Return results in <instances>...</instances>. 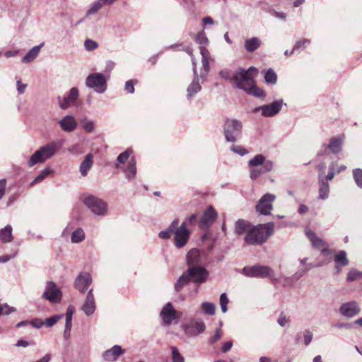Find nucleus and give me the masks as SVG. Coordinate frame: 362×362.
<instances>
[{"mask_svg": "<svg viewBox=\"0 0 362 362\" xmlns=\"http://www.w3.org/2000/svg\"><path fill=\"white\" fill-rule=\"evenodd\" d=\"M313 334L309 329L304 331V344L305 346H308L313 340Z\"/></svg>", "mask_w": 362, "mask_h": 362, "instance_id": "680f3d73", "label": "nucleus"}, {"mask_svg": "<svg viewBox=\"0 0 362 362\" xmlns=\"http://www.w3.org/2000/svg\"><path fill=\"white\" fill-rule=\"evenodd\" d=\"M306 272H308V269H303L299 270L291 276V280L296 281L300 279Z\"/></svg>", "mask_w": 362, "mask_h": 362, "instance_id": "0e129e2a", "label": "nucleus"}, {"mask_svg": "<svg viewBox=\"0 0 362 362\" xmlns=\"http://www.w3.org/2000/svg\"><path fill=\"white\" fill-rule=\"evenodd\" d=\"M62 315H55L48 317L45 320V322H44V325L48 327H52L62 318Z\"/></svg>", "mask_w": 362, "mask_h": 362, "instance_id": "5fc2aeb1", "label": "nucleus"}, {"mask_svg": "<svg viewBox=\"0 0 362 362\" xmlns=\"http://www.w3.org/2000/svg\"><path fill=\"white\" fill-rule=\"evenodd\" d=\"M125 176L128 180L133 179L136 174V160L134 158H132L126 168L124 170Z\"/></svg>", "mask_w": 362, "mask_h": 362, "instance_id": "72a5a7b5", "label": "nucleus"}, {"mask_svg": "<svg viewBox=\"0 0 362 362\" xmlns=\"http://www.w3.org/2000/svg\"><path fill=\"white\" fill-rule=\"evenodd\" d=\"M79 97L78 89L76 87H73L70 89L67 95L62 100L59 97V105L61 109L66 110L70 104L74 103Z\"/></svg>", "mask_w": 362, "mask_h": 362, "instance_id": "412c9836", "label": "nucleus"}, {"mask_svg": "<svg viewBox=\"0 0 362 362\" xmlns=\"http://www.w3.org/2000/svg\"><path fill=\"white\" fill-rule=\"evenodd\" d=\"M249 94L255 95L257 97H261L264 95V91L262 89L257 88L255 84L253 83V86H251V92H247Z\"/></svg>", "mask_w": 362, "mask_h": 362, "instance_id": "69168bd1", "label": "nucleus"}, {"mask_svg": "<svg viewBox=\"0 0 362 362\" xmlns=\"http://www.w3.org/2000/svg\"><path fill=\"white\" fill-rule=\"evenodd\" d=\"M185 333L190 337H196L205 331L206 326L204 322L198 320H192L182 326Z\"/></svg>", "mask_w": 362, "mask_h": 362, "instance_id": "4468645a", "label": "nucleus"}, {"mask_svg": "<svg viewBox=\"0 0 362 362\" xmlns=\"http://www.w3.org/2000/svg\"><path fill=\"white\" fill-rule=\"evenodd\" d=\"M96 309L93 290H88L85 301L81 307V310L87 315L90 316L94 313Z\"/></svg>", "mask_w": 362, "mask_h": 362, "instance_id": "6ab92c4d", "label": "nucleus"}, {"mask_svg": "<svg viewBox=\"0 0 362 362\" xmlns=\"http://www.w3.org/2000/svg\"><path fill=\"white\" fill-rule=\"evenodd\" d=\"M12 240V227L10 225H7L4 228L0 230V240L2 243H8L11 242Z\"/></svg>", "mask_w": 362, "mask_h": 362, "instance_id": "f704fd0d", "label": "nucleus"}, {"mask_svg": "<svg viewBox=\"0 0 362 362\" xmlns=\"http://www.w3.org/2000/svg\"><path fill=\"white\" fill-rule=\"evenodd\" d=\"M203 313L208 315H214L216 313V306L214 303L204 302L201 305Z\"/></svg>", "mask_w": 362, "mask_h": 362, "instance_id": "58836bf2", "label": "nucleus"}, {"mask_svg": "<svg viewBox=\"0 0 362 362\" xmlns=\"http://www.w3.org/2000/svg\"><path fill=\"white\" fill-rule=\"evenodd\" d=\"M194 40L197 44L200 45V47H205L209 44L208 37L204 31L199 32L196 35Z\"/></svg>", "mask_w": 362, "mask_h": 362, "instance_id": "a19ab883", "label": "nucleus"}, {"mask_svg": "<svg viewBox=\"0 0 362 362\" xmlns=\"http://www.w3.org/2000/svg\"><path fill=\"white\" fill-rule=\"evenodd\" d=\"M265 158L264 155L257 154L248 161V165L249 167H262Z\"/></svg>", "mask_w": 362, "mask_h": 362, "instance_id": "4c0bfd02", "label": "nucleus"}, {"mask_svg": "<svg viewBox=\"0 0 362 362\" xmlns=\"http://www.w3.org/2000/svg\"><path fill=\"white\" fill-rule=\"evenodd\" d=\"M44 45V43H41L39 45L34 46L31 48L28 53L22 58V62L28 64L33 62L38 56L41 47Z\"/></svg>", "mask_w": 362, "mask_h": 362, "instance_id": "a878e982", "label": "nucleus"}, {"mask_svg": "<svg viewBox=\"0 0 362 362\" xmlns=\"http://www.w3.org/2000/svg\"><path fill=\"white\" fill-rule=\"evenodd\" d=\"M64 144V140L52 141L42 146L30 158L28 165L33 167L35 165L45 162L51 158Z\"/></svg>", "mask_w": 362, "mask_h": 362, "instance_id": "f03ea898", "label": "nucleus"}, {"mask_svg": "<svg viewBox=\"0 0 362 362\" xmlns=\"http://www.w3.org/2000/svg\"><path fill=\"white\" fill-rule=\"evenodd\" d=\"M58 124L62 130L65 132H72L77 127L76 120L72 115H66L59 120Z\"/></svg>", "mask_w": 362, "mask_h": 362, "instance_id": "5701e85b", "label": "nucleus"}, {"mask_svg": "<svg viewBox=\"0 0 362 362\" xmlns=\"http://www.w3.org/2000/svg\"><path fill=\"white\" fill-rule=\"evenodd\" d=\"M6 179H0V200L3 199L6 194Z\"/></svg>", "mask_w": 362, "mask_h": 362, "instance_id": "338daca9", "label": "nucleus"}, {"mask_svg": "<svg viewBox=\"0 0 362 362\" xmlns=\"http://www.w3.org/2000/svg\"><path fill=\"white\" fill-rule=\"evenodd\" d=\"M276 199L274 194L267 193L257 202L255 209L261 215H269L273 209V202Z\"/></svg>", "mask_w": 362, "mask_h": 362, "instance_id": "9d476101", "label": "nucleus"}, {"mask_svg": "<svg viewBox=\"0 0 362 362\" xmlns=\"http://www.w3.org/2000/svg\"><path fill=\"white\" fill-rule=\"evenodd\" d=\"M217 212L212 206H209L203 212V215L199 221V226L202 229H207L216 221Z\"/></svg>", "mask_w": 362, "mask_h": 362, "instance_id": "2eb2a0df", "label": "nucleus"}, {"mask_svg": "<svg viewBox=\"0 0 362 362\" xmlns=\"http://www.w3.org/2000/svg\"><path fill=\"white\" fill-rule=\"evenodd\" d=\"M174 245L177 248L184 247L189 239L190 232L187 228V222L183 221L180 226H177L174 231Z\"/></svg>", "mask_w": 362, "mask_h": 362, "instance_id": "6e6552de", "label": "nucleus"}, {"mask_svg": "<svg viewBox=\"0 0 362 362\" xmlns=\"http://www.w3.org/2000/svg\"><path fill=\"white\" fill-rule=\"evenodd\" d=\"M82 202L96 216H104L107 213L108 206L107 202L96 196L84 195Z\"/></svg>", "mask_w": 362, "mask_h": 362, "instance_id": "20e7f679", "label": "nucleus"}, {"mask_svg": "<svg viewBox=\"0 0 362 362\" xmlns=\"http://www.w3.org/2000/svg\"><path fill=\"white\" fill-rule=\"evenodd\" d=\"M273 167H274L273 162L270 160H267L265 158L261 168L262 169L263 173H265L267 172H270L273 169Z\"/></svg>", "mask_w": 362, "mask_h": 362, "instance_id": "13d9d810", "label": "nucleus"}, {"mask_svg": "<svg viewBox=\"0 0 362 362\" xmlns=\"http://www.w3.org/2000/svg\"><path fill=\"white\" fill-rule=\"evenodd\" d=\"M81 124L84 130L88 133L92 132L95 129V123L92 120L86 118L81 120Z\"/></svg>", "mask_w": 362, "mask_h": 362, "instance_id": "09e8293b", "label": "nucleus"}, {"mask_svg": "<svg viewBox=\"0 0 362 362\" xmlns=\"http://www.w3.org/2000/svg\"><path fill=\"white\" fill-rule=\"evenodd\" d=\"M257 73V69L253 66L247 70L239 69L233 74V81L238 88L246 92H251V86H253L254 76Z\"/></svg>", "mask_w": 362, "mask_h": 362, "instance_id": "7ed1b4c3", "label": "nucleus"}, {"mask_svg": "<svg viewBox=\"0 0 362 362\" xmlns=\"http://www.w3.org/2000/svg\"><path fill=\"white\" fill-rule=\"evenodd\" d=\"M219 302H220L221 311L223 313H226L228 311V303L229 302V300H228L226 293H223L221 294Z\"/></svg>", "mask_w": 362, "mask_h": 362, "instance_id": "3c124183", "label": "nucleus"}, {"mask_svg": "<svg viewBox=\"0 0 362 362\" xmlns=\"http://www.w3.org/2000/svg\"><path fill=\"white\" fill-rule=\"evenodd\" d=\"M344 136L333 137L330 139L327 148L333 153H338L341 151Z\"/></svg>", "mask_w": 362, "mask_h": 362, "instance_id": "c756f323", "label": "nucleus"}, {"mask_svg": "<svg viewBox=\"0 0 362 362\" xmlns=\"http://www.w3.org/2000/svg\"><path fill=\"white\" fill-rule=\"evenodd\" d=\"M179 224V219L175 218L172 221L170 226L167 229L161 230L158 233V237L163 240L170 239L172 235L174 233L175 229H176L177 226Z\"/></svg>", "mask_w": 362, "mask_h": 362, "instance_id": "c85d7f7f", "label": "nucleus"}, {"mask_svg": "<svg viewBox=\"0 0 362 362\" xmlns=\"http://www.w3.org/2000/svg\"><path fill=\"white\" fill-rule=\"evenodd\" d=\"M177 311L170 303H168L161 310L160 316L165 325H170L177 318Z\"/></svg>", "mask_w": 362, "mask_h": 362, "instance_id": "a211bd4d", "label": "nucleus"}, {"mask_svg": "<svg viewBox=\"0 0 362 362\" xmlns=\"http://www.w3.org/2000/svg\"><path fill=\"white\" fill-rule=\"evenodd\" d=\"M329 186L327 181H325V178L320 177H319V199H327L329 197Z\"/></svg>", "mask_w": 362, "mask_h": 362, "instance_id": "7c9ffc66", "label": "nucleus"}, {"mask_svg": "<svg viewBox=\"0 0 362 362\" xmlns=\"http://www.w3.org/2000/svg\"><path fill=\"white\" fill-rule=\"evenodd\" d=\"M233 74L230 70L228 69H224L220 71L219 75L220 76L227 81H233Z\"/></svg>", "mask_w": 362, "mask_h": 362, "instance_id": "bf43d9fd", "label": "nucleus"}, {"mask_svg": "<svg viewBox=\"0 0 362 362\" xmlns=\"http://www.w3.org/2000/svg\"><path fill=\"white\" fill-rule=\"evenodd\" d=\"M30 325L36 329H40L44 325V322L38 318H35L30 321Z\"/></svg>", "mask_w": 362, "mask_h": 362, "instance_id": "774afa93", "label": "nucleus"}, {"mask_svg": "<svg viewBox=\"0 0 362 362\" xmlns=\"http://www.w3.org/2000/svg\"><path fill=\"white\" fill-rule=\"evenodd\" d=\"M261 45V40L257 37L247 39L245 41V48L248 52H253L257 49Z\"/></svg>", "mask_w": 362, "mask_h": 362, "instance_id": "473e14b6", "label": "nucleus"}, {"mask_svg": "<svg viewBox=\"0 0 362 362\" xmlns=\"http://www.w3.org/2000/svg\"><path fill=\"white\" fill-rule=\"evenodd\" d=\"M335 264H340L341 266H346L349 264V259L346 257V253L344 250L339 251L334 258Z\"/></svg>", "mask_w": 362, "mask_h": 362, "instance_id": "ea45409f", "label": "nucleus"}, {"mask_svg": "<svg viewBox=\"0 0 362 362\" xmlns=\"http://www.w3.org/2000/svg\"><path fill=\"white\" fill-rule=\"evenodd\" d=\"M84 47L88 51H93L98 47V44L93 40L87 39L84 42Z\"/></svg>", "mask_w": 362, "mask_h": 362, "instance_id": "6e6d98bb", "label": "nucleus"}, {"mask_svg": "<svg viewBox=\"0 0 362 362\" xmlns=\"http://www.w3.org/2000/svg\"><path fill=\"white\" fill-rule=\"evenodd\" d=\"M173 362H184V357L180 354L179 350L175 346L171 347Z\"/></svg>", "mask_w": 362, "mask_h": 362, "instance_id": "8fccbe9b", "label": "nucleus"}, {"mask_svg": "<svg viewBox=\"0 0 362 362\" xmlns=\"http://www.w3.org/2000/svg\"><path fill=\"white\" fill-rule=\"evenodd\" d=\"M222 337V331L221 329V328H218L215 330V334L214 335L213 337H211L209 341V344H214L216 343V341H218Z\"/></svg>", "mask_w": 362, "mask_h": 362, "instance_id": "052dcab7", "label": "nucleus"}, {"mask_svg": "<svg viewBox=\"0 0 362 362\" xmlns=\"http://www.w3.org/2000/svg\"><path fill=\"white\" fill-rule=\"evenodd\" d=\"M339 312L346 318H352L359 313L360 308L356 302L350 301L341 304Z\"/></svg>", "mask_w": 362, "mask_h": 362, "instance_id": "f3484780", "label": "nucleus"}, {"mask_svg": "<svg viewBox=\"0 0 362 362\" xmlns=\"http://www.w3.org/2000/svg\"><path fill=\"white\" fill-rule=\"evenodd\" d=\"M359 279H362V272L351 269L347 274L346 281L349 282H352Z\"/></svg>", "mask_w": 362, "mask_h": 362, "instance_id": "37998d69", "label": "nucleus"}, {"mask_svg": "<svg viewBox=\"0 0 362 362\" xmlns=\"http://www.w3.org/2000/svg\"><path fill=\"white\" fill-rule=\"evenodd\" d=\"M93 156L92 153L87 154L84 160L80 165V173L83 177L86 176L88 170L91 168L93 164Z\"/></svg>", "mask_w": 362, "mask_h": 362, "instance_id": "bb28decb", "label": "nucleus"}, {"mask_svg": "<svg viewBox=\"0 0 362 362\" xmlns=\"http://www.w3.org/2000/svg\"><path fill=\"white\" fill-rule=\"evenodd\" d=\"M230 150L233 153L238 154L241 156H243L248 153V151L240 145H232L230 146Z\"/></svg>", "mask_w": 362, "mask_h": 362, "instance_id": "864d4df0", "label": "nucleus"}, {"mask_svg": "<svg viewBox=\"0 0 362 362\" xmlns=\"http://www.w3.org/2000/svg\"><path fill=\"white\" fill-rule=\"evenodd\" d=\"M93 282L91 275L86 272H81L74 281V288L81 293H84Z\"/></svg>", "mask_w": 362, "mask_h": 362, "instance_id": "dca6fc26", "label": "nucleus"}, {"mask_svg": "<svg viewBox=\"0 0 362 362\" xmlns=\"http://www.w3.org/2000/svg\"><path fill=\"white\" fill-rule=\"evenodd\" d=\"M100 0L94 2L89 10L87 11L86 16H88L95 13L98 11H99L103 6H105Z\"/></svg>", "mask_w": 362, "mask_h": 362, "instance_id": "de8ad7c7", "label": "nucleus"}, {"mask_svg": "<svg viewBox=\"0 0 362 362\" xmlns=\"http://www.w3.org/2000/svg\"><path fill=\"white\" fill-rule=\"evenodd\" d=\"M85 239V233L82 228H78L71 233V240L73 243H79Z\"/></svg>", "mask_w": 362, "mask_h": 362, "instance_id": "e433bc0d", "label": "nucleus"}, {"mask_svg": "<svg viewBox=\"0 0 362 362\" xmlns=\"http://www.w3.org/2000/svg\"><path fill=\"white\" fill-rule=\"evenodd\" d=\"M274 229L273 222L252 226L245 235V242L252 245H262L273 234Z\"/></svg>", "mask_w": 362, "mask_h": 362, "instance_id": "f257e3e1", "label": "nucleus"}, {"mask_svg": "<svg viewBox=\"0 0 362 362\" xmlns=\"http://www.w3.org/2000/svg\"><path fill=\"white\" fill-rule=\"evenodd\" d=\"M137 83L136 80H129L125 83L124 90L129 93H134V85Z\"/></svg>", "mask_w": 362, "mask_h": 362, "instance_id": "4d7b16f0", "label": "nucleus"}, {"mask_svg": "<svg viewBox=\"0 0 362 362\" xmlns=\"http://www.w3.org/2000/svg\"><path fill=\"white\" fill-rule=\"evenodd\" d=\"M42 297L54 303H59L62 297L60 288L54 281H47Z\"/></svg>", "mask_w": 362, "mask_h": 362, "instance_id": "9b49d317", "label": "nucleus"}, {"mask_svg": "<svg viewBox=\"0 0 362 362\" xmlns=\"http://www.w3.org/2000/svg\"><path fill=\"white\" fill-rule=\"evenodd\" d=\"M107 78L105 74L95 72L89 74L86 78V86L93 89L97 93H103L107 90Z\"/></svg>", "mask_w": 362, "mask_h": 362, "instance_id": "39448f33", "label": "nucleus"}, {"mask_svg": "<svg viewBox=\"0 0 362 362\" xmlns=\"http://www.w3.org/2000/svg\"><path fill=\"white\" fill-rule=\"evenodd\" d=\"M242 122L237 119H227L223 125V134L228 142H235L242 132Z\"/></svg>", "mask_w": 362, "mask_h": 362, "instance_id": "423d86ee", "label": "nucleus"}, {"mask_svg": "<svg viewBox=\"0 0 362 362\" xmlns=\"http://www.w3.org/2000/svg\"><path fill=\"white\" fill-rule=\"evenodd\" d=\"M187 264L188 267L201 265L199 252L197 249H192L187 254Z\"/></svg>", "mask_w": 362, "mask_h": 362, "instance_id": "393cba45", "label": "nucleus"}, {"mask_svg": "<svg viewBox=\"0 0 362 362\" xmlns=\"http://www.w3.org/2000/svg\"><path fill=\"white\" fill-rule=\"evenodd\" d=\"M311 41L309 39H302L298 40L294 45L291 53H294L296 50L299 49H305L310 44Z\"/></svg>", "mask_w": 362, "mask_h": 362, "instance_id": "a18cd8bd", "label": "nucleus"}, {"mask_svg": "<svg viewBox=\"0 0 362 362\" xmlns=\"http://www.w3.org/2000/svg\"><path fill=\"white\" fill-rule=\"evenodd\" d=\"M243 274L248 277L266 278L274 276V271L267 266L256 264L252 267H245Z\"/></svg>", "mask_w": 362, "mask_h": 362, "instance_id": "0eeeda50", "label": "nucleus"}, {"mask_svg": "<svg viewBox=\"0 0 362 362\" xmlns=\"http://www.w3.org/2000/svg\"><path fill=\"white\" fill-rule=\"evenodd\" d=\"M191 281L189 275L187 272L182 273V274L178 278L174 284L175 291L177 293L180 292L182 288L187 286Z\"/></svg>", "mask_w": 362, "mask_h": 362, "instance_id": "2f4dec72", "label": "nucleus"}, {"mask_svg": "<svg viewBox=\"0 0 362 362\" xmlns=\"http://www.w3.org/2000/svg\"><path fill=\"white\" fill-rule=\"evenodd\" d=\"M192 282L200 285L205 282L209 276L208 271L202 265L192 266L186 270Z\"/></svg>", "mask_w": 362, "mask_h": 362, "instance_id": "f8f14e48", "label": "nucleus"}, {"mask_svg": "<svg viewBox=\"0 0 362 362\" xmlns=\"http://www.w3.org/2000/svg\"><path fill=\"white\" fill-rule=\"evenodd\" d=\"M305 233L313 247L317 249H321L322 247L327 246V243L322 239L317 237L311 230L307 228L305 229Z\"/></svg>", "mask_w": 362, "mask_h": 362, "instance_id": "b1692460", "label": "nucleus"}, {"mask_svg": "<svg viewBox=\"0 0 362 362\" xmlns=\"http://www.w3.org/2000/svg\"><path fill=\"white\" fill-rule=\"evenodd\" d=\"M262 74L264 75V81L268 84L274 85L277 81V75L272 69L263 70Z\"/></svg>", "mask_w": 362, "mask_h": 362, "instance_id": "c9c22d12", "label": "nucleus"}, {"mask_svg": "<svg viewBox=\"0 0 362 362\" xmlns=\"http://www.w3.org/2000/svg\"><path fill=\"white\" fill-rule=\"evenodd\" d=\"M251 169L250 170V179L255 180H257L261 175L264 173L262 171V168L258 167H250Z\"/></svg>", "mask_w": 362, "mask_h": 362, "instance_id": "603ef678", "label": "nucleus"}, {"mask_svg": "<svg viewBox=\"0 0 362 362\" xmlns=\"http://www.w3.org/2000/svg\"><path fill=\"white\" fill-rule=\"evenodd\" d=\"M353 177L356 186L362 189V169L356 168L353 170Z\"/></svg>", "mask_w": 362, "mask_h": 362, "instance_id": "79ce46f5", "label": "nucleus"}, {"mask_svg": "<svg viewBox=\"0 0 362 362\" xmlns=\"http://www.w3.org/2000/svg\"><path fill=\"white\" fill-rule=\"evenodd\" d=\"M284 105L283 100H275L267 105L257 107L252 110L255 113L260 112L264 117H272L277 115Z\"/></svg>", "mask_w": 362, "mask_h": 362, "instance_id": "1a4fd4ad", "label": "nucleus"}, {"mask_svg": "<svg viewBox=\"0 0 362 362\" xmlns=\"http://www.w3.org/2000/svg\"><path fill=\"white\" fill-rule=\"evenodd\" d=\"M131 152L132 151L130 150H126L124 152L120 153L117 156V160L118 163L115 165V167L117 168H118V169L120 168H121L120 164L124 163L128 160Z\"/></svg>", "mask_w": 362, "mask_h": 362, "instance_id": "c03bdc74", "label": "nucleus"}, {"mask_svg": "<svg viewBox=\"0 0 362 362\" xmlns=\"http://www.w3.org/2000/svg\"><path fill=\"white\" fill-rule=\"evenodd\" d=\"M192 64H193V73L194 78L191 83L188 86L187 88V98L189 100H191L196 94L202 90V86L200 84V76L198 75L197 71V64L195 61L192 59Z\"/></svg>", "mask_w": 362, "mask_h": 362, "instance_id": "ddd939ff", "label": "nucleus"}, {"mask_svg": "<svg viewBox=\"0 0 362 362\" xmlns=\"http://www.w3.org/2000/svg\"><path fill=\"white\" fill-rule=\"evenodd\" d=\"M200 53L202 55V69L200 71V78H202V83L204 81L206 76L208 75V73L210 69L209 66V59H210V53L209 51L204 47H200Z\"/></svg>", "mask_w": 362, "mask_h": 362, "instance_id": "aec40b11", "label": "nucleus"}, {"mask_svg": "<svg viewBox=\"0 0 362 362\" xmlns=\"http://www.w3.org/2000/svg\"><path fill=\"white\" fill-rule=\"evenodd\" d=\"M125 353L124 349L119 345H115L111 349L106 350L103 354V358L105 361L113 362L117 360L119 356Z\"/></svg>", "mask_w": 362, "mask_h": 362, "instance_id": "4be33fe9", "label": "nucleus"}, {"mask_svg": "<svg viewBox=\"0 0 362 362\" xmlns=\"http://www.w3.org/2000/svg\"><path fill=\"white\" fill-rule=\"evenodd\" d=\"M51 173V170L46 168L41 171L39 175L35 178V180L30 183L31 186L35 185L37 183L41 182L46 177H47Z\"/></svg>", "mask_w": 362, "mask_h": 362, "instance_id": "49530a36", "label": "nucleus"}, {"mask_svg": "<svg viewBox=\"0 0 362 362\" xmlns=\"http://www.w3.org/2000/svg\"><path fill=\"white\" fill-rule=\"evenodd\" d=\"M277 322L281 327H284L289 323V319L283 313H281L277 319Z\"/></svg>", "mask_w": 362, "mask_h": 362, "instance_id": "e2e57ef3", "label": "nucleus"}, {"mask_svg": "<svg viewBox=\"0 0 362 362\" xmlns=\"http://www.w3.org/2000/svg\"><path fill=\"white\" fill-rule=\"evenodd\" d=\"M252 225L244 219H238L235 223V233L237 235L247 233Z\"/></svg>", "mask_w": 362, "mask_h": 362, "instance_id": "cd10ccee", "label": "nucleus"}]
</instances>
